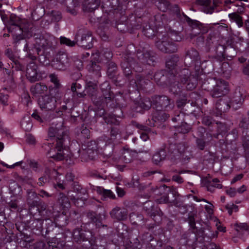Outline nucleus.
Segmentation results:
<instances>
[{
  "label": "nucleus",
  "instance_id": "1",
  "mask_svg": "<svg viewBox=\"0 0 249 249\" xmlns=\"http://www.w3.org/2000/svg\"><path fill=\"white\" fill-rule=\"evenodd\" d=\"M144 45L136 50L133 45H128L121 54L120 66L125 77L130 78L132 69L137 72L142 71V65H153L156 60L154 53Z\"/></svg>",
  "mask_w": 249,
  "mask_h": 249
},
{
  "label": "nucleus",
  "instance_id": "2",
  "mask_svg": "<svg viewBox=\"0 0 249 249\" xmlns=\"http://www.w3.org/2000/svg\"><path fill=\"white\" fill-rule=\"evenodd\" d=\"M179 60L178 56L173 55L166 62V67L171 71L173 78L170 83V91L175 95L180 94L184 85L187 90H193L197 84V78L188 69L177 70Z\"/></svg>",
  "mask_w": 249,
  "mask_h": 249
},
{
  "label": "nucleus",
  "instance_id": "3",
  "mask_svg": "<svg viewBox=\"0 0 249 249\" xmlns=\"http://www.w3.org/2000/svg\"><path fill=\"white\" fill-rule=\"evenodd\" d=\"M86 217L90 222L83 223L80 228L75 229L73 231L74 239L76 241H87L92 239L94 234L92 228L95 224L96 228L100 231L101 228L108 230L107 225L102 224V220L106 218V213H97L95 212L89 211L86 214ZM108 231H107V232Z\"/></svg>",
  "mask_w": 249,
  "mask_h": 249
},
{
  "label": "nucleus",
  "instance_id": "4",
  "mask_svg": "<svg viewBox=\"0 0 249 249\" xmlns=\"http://www.w3.org/2000/svg\"><path fill=\"white\" fill-rule=\"evenodd\" d=\"M48 136L56 142L54 149L55 153L53 154V151H50L48 153L50 157L57 161L63 160L65 157L63 151L67 149L70 142L67 129L63 126V123L60 122L50 127Z\"/></svg>",
  "mask_w": 249,
  "mask_h": 249
},
{
  "label": "nucleus",
  "instance_id": "5",
  "mask_svg": "<svg viewBox=\"0 0 249 249\" xmlns=\"http://www.w3.org/2000/svg\"><path fill=\"white\" fill-rule=\"evenodd\" d=\"M155 42L156 47L162 52L164 53H173L177 50V46L170 40L166 34L159 35Z\"/></svg>",
  "mask_w": 249,
  "mask_h": 249
},
{
  "label": "nucleus",
  "instance_id": "6",
  "mask_svg": "<svg viewBox=\"0 0 249 249\" xmlns=\"http://www.w3.org/2000/svg\"><path fill=\"white\" fill-rule=\"evenodd\" d=\"M93 38L91 32L84 29H79L76 35L77 44L85 49L93 47Z\"/></svg>",
  "mask_w": 249,
  "mask_h": 249
},
{
  "label": "nucleus",
  "instance_id": "7",
  "mask_svg": "<svg viewBox=\"0 0 249 249\" xmlns=\"http://www.w3.org/2000/svg\"><path fill=\"white\" fill-rule=\"evenodd\" d=\"M16 30L13 28L9 29V33H11L13 39V44L16 47L23 48V51L28 52V45L27 40L25 39L23 33L25 32L22 27H14Z\"/></svg>",
  "mask_w": 249,
  "mask_h": 249
},
{
  "label": "nucleus",
  "instance_id": "8",
  "mask_svg": "<svg viewBox=\"0 0 249 249\" xmlns=\"http://www.w3.org/2000/svg\"><path fill=\"white\" fill-rule=\"evenodd\" d=\"M153 106L157 110H170L174 107V101L165 95H156L152 98Z\"/></svg>",
  "mask_w": 249,
  "mask_h": 249
},
{
  "label": "nucleus",
  "instance_id": "9",
  "mask_svg": "<svg viewBox=\"0 0 249 249\" xmlns=\"http://www.w3.org/2000/svg\"><path fill=\"white\" fill-rule=\"evenodd\" d=\"M214 51L215 52L216 58L219 61H222L226 59L231 60L236 55L235 50L232 47H226L221 45L219 42L214 47Z\"/></svg>",
  "mask_w": 249,
  "mask_h": 249
},
{
  "label": "nucleus",
  "instance_id": "10",
  "mask_svg": "<svg viewBox=\"0 0 249 249\" xmlns=\"http://www.w3.org/2000/svg\"><path fill=\"white\" fill-rule=\"evenodd\" d=\"M229 91L228 83L221 79L216 80L210 94L213 98H219L227 94Z\"/></svg>",
  "mask_w": 249,
  "mask_h": 249
},
{
  "label": "nucleus",
  "instance_id": "11",
  "mask_svg": "<svg viewBox=\"0 0 249 249\" xmlns=\"http://www.w3.org/2000/svg\"><path fill=\"white\" fill-rule=\"evenodd\" d=\"M69 64V58L66 53L59 52L52 60V67L58 70H65Z\"/></svg>",
  "mask_w": 249,
  "mask_h": 249
},
{
  "label": "nucleus",
  "instance_id": "12",
  "mask_svg": "<svg viewBox=\"0 0 249 249\" xmlns=\"http://www.w3.org/2000/svg\"><path fill=\"white\" fill-rule=\"evenodd\" d=\"M85 148L79 150V152L81 159L84 160H93L97 155V146L95 142H90Z\"/></svg>",
  "mask_w": 249,
  "mask_h": 249
},
{
  "label": "nucleus",
  "instance_id": "13",
  "mask_svg": "<svg viewBox=\"0 0 249 249\" xmlns=\"http://www.w3.org/2000/svg\"><path fill=\"white\" fill-rule=\"evenodd\" d=\"M143 210L150 217H153V219L157 222H159L161 220V215L162 213L158 208H155L154 203L152 201H147L143 204Z\"/></svg>",
  "mask_w": 249,
  "mask_h": 249
},
{
  "label": "nucleus",
  "instance_id": "14",
  "mask_svg": "<svg viewBox=\"0 0 249 249\" xmlns=\"http://www.w3.org/2000/svg\"><path fill=\"white\" fill-rule=\"evenodd\" d=\"M65 246L63 241H58L57 238H53L47 243L38 242L35 244V249H62Z\"/></svg>",
  "mask_w": 249,
  "mask_h": 249
},
{
  "label": "nucleus",
  "instance_id": "15",
  "mask_svg": "<svg viewBox=\"0 0 249 249\" xmlns=\"http://www.w3.org/2000/svg\"><path fill=\"white\" fill-rule=\"evenodd\" d=\"M38 105L40 108L46 111L54 110L56 107V100L50 95L42 96L39 98Z\"/></svg>",
  "mask_w": 249,
  "mask_h": 249
},
{
  "label": "nucleus",
  "instance_id": "16",
  "mask_svg": "<svg viewBox=\"0 0 249 249\" xmlns=\"http://www.w3.org/2000/svg\"><path fill=\"white\" fill-rule=\"evenodd\" d=\"M221 0H213L212 3L211 0H196L195 3L199 6V9L206 13L212 14L217 4L221 2Z\"/></svg>",
  "mask_w": 249,
  "mask_h": 249
},
{
  "label": "nucleus",
  "instance_id": "17",
  "mask_svg": "<svg viewBox=\"0 0 249 249\" xmlns=\"http://www.w3.org/2000/svg\"><path fill=\"white\" fill-rule=\"evenodd\" d=\"M46 227L45 229V235H50L51 236H53L54 235H56L57 236L52 237L51 240L53 238H57L58 241H63L66 244L65 240L61 239V237L63 236V233H60L58 231L59 228L55 223V222H52L50 220H46Z\"/></svg>",
  "mask_w": 249,
  "mask_h": 249
},
{
  "label": "nucleus",
  "instance_id": "18",
  "mask_svg": "<svg viewBox=\"0 0 249 249\" xmlns=\"http://www.w3.org/2000/svg\"><path fill=\"white\" fill-rule=\"evenodd\" d=\"M37 68V66L34 62H31L27 66L26 76L31 82H35L41 79V76L38 72Z\"/></svg>",
  "mask_w": 249,
  "mask_h": 249
},
{
  "label": "nucleus",
  "instance_id": "19",
  "mask_svg": "<svg viewBox=\"0 0 249 249\" xmlns=\"http://www.w3.org/2000/svg\"><path fill=\"white\" fill-rule=\"evenodd\" d=\"M183 16L185 18L186 21L192 27L193 33L194 34H205L208 31V27L197 20H193L182 13Z\"/></svg>",
  "mask_w": 249,
  "mask_h": 249
},
{
  "label": "nucleus",
  "instance_id": "20",
  "mask_svg": "<svg viewBox=\"0 0 249 249\" xmlns=\"http://www.w3.org/2000/svg\"><path fill=\"white\" fill-rule=\"evenodd\" d=\"M95 56L87 65V68L90 73L93 74L96 78H98L101 76V67L99 65L101 60L99 59L100 55L98 54H95Z\"/></svg>",
  "mask_w": 249,
  "mask_h": 249
},
{
  "label": "nucleus",
  "instance_id": "21",
  "mask_svg": "<svg viewBox=\"0 0 249 249\" xmlns=\"http://www.w3.org/2000/svg\"><path fill=\"white\" fill-rule=\"evenodd\" d=\"M167 149L171 159H176L179 158L181 155L185 151V147L183 143H172L169 144Z\"/></svg>",
  "mask_w": 249,
  "mask_h": 249
},
{
  "label": "nucleus",
  "instance_id": "22",
  "mask_svg": "<svg viewBox=\"0 0 249 249\" xmlns=\"http://www.w3.org/2000/svg\"><path fill=\"white\" fill-rule=\"evenodd\" d=\"M200 59L198 52L196 49L192 48L187 52L184 61L186 65L192 66L200 63Z\"/></svg>",
  "mask_w": 249,
  "mask_h": 249
},
{
  "label": "nucleus",
  "instance_id": "23",
  "mask_svg": "<svg viewBox=\"0 0 249 249\" xmlns=\"http://www.w3.org/2000/svg\"><path fill=\"white\" fill-rule=\"evenodd\" d=\"M111 217L116 221H123L127 217L128 211L124 208L116 207L109 213Z\"/></svg>",
  "mask_w": 249,
  "mask_h": 249
},
{
  "label": "nucleus",
  "instance_id": "24",
  "mask_svg": "<svg viewBox=\"0 0 249 249\" xmlns=\"http://www.w3.org/2000/svg\"><path fill=\"white\" fill-rule=\"evenodd\" d=\"M40 198L38 195L32 189H28L26 191V202L29 206V209L37 207Z\"/></svg>",
  "mask_w": 249,
  "mask_h": 249
},
{
  "label": "nucleus",
  "instance_id": "25",
  "mask_svg": "<svg viewBox=\"0 0 249 249\" xmlns=\"http://www.w3.org/2000/svg\"><path fill=\"white\" fill-rule=\"evenodd\" d=\"M103 96L107 103H109L112 101L114 98L113 93L110 90L111 87L107 81H105L100 86Z\"/></svg>",
  "mask_w": 249,
  "mask_h": 249
},
{
  "label": "nucleus",
  "instance_id": "26",
  "mask_svg": "<svg viewBox=\"0 0 249 249\" xmlns=\"http://www.w3.org/2000/svg\"><path fill=\"white\" fill-rule=\"evenodd\" d=\"M216 234H214L213 231H211V227L207 226V228L203 229H200L197 231V234L198 236H202L203 239V242L205 243L209 240H212V238L216 237L218 233L217 231H215Z\"/></svg>",
  "mask_w": 249,
  "mask_h": 249
},
{
  "label": "nucleus",
  "instance_id": "27",
  "mask_svg": "<svg viewBox=\"0 0 249 249\" xmlns=\"http://www.w3.org/2000/svg\"><path fill=\"white\" fill-rule=\"evenodd\" d=\"M136 153L129 149H124L122 150L119 160L121 162L128 163L131 162L135 157Z\"/></svg>",
  "mask_w": 249,
  "mask_h": 249
},
{
  "label": "nucleus",
  "instance_id": "28",
  "mask_svg": "<svg viewBox=\"0 0 249 249\" xmlns=\"http://www.w3.org/2000/svg\"><path fill=\"white\" fill-rule=\"evenodd\" d=\"M117 70L118 68L115 63L112 61L107 62V76L115 84H117Z\"/></svg>",
  "mask_w": 249,
  "mask_h": 249
},
{
  "label": "nucleus",
  "instance_id": "29",
  "mask_svg": "<svg viewBox=\"0 0 249 249\" xmlns=\"http://www.w3.org/2000/svg\"><path fill=\"white\" fill-rule=\"evenodd\" d=\"M118 0H107L102 5L104 12L110 14L118 9L119 6Z\"/></svg>",
  "mask_w": 249,
  "mask_h": 249
},
{
  "label": "nucleus",
  "instance_id": "30",
  "mask_svg": "<svg viewBox=\"0 0 249 249\" xmlns=\"http://www.w3.org/2000/svg\"><path fill=\"white\" fill-rule=\"evenodd\" d=\"M101 0H84L83 2V10L87 12H92L100 4Z\"/></svg>",
  "mask_w": 249,
  "mask_h": 249
},
{
  "label": "nucleus",
  "instance_id": "31",
  "mask_svg": "<svg viewBox=\"0 0 249 249\" xmlns=\"http://www.w3.org/2000/svg\"><path fill=\"white\" fill-rule=\"evenodd\" d=\"M106 245L105 240L100 239H96L94 236L89 241V245L86 248H91V249H104Z\"/></svg>",
  "mask_w": 249,
  "mask_h": 249
},
{
  "label": "nucleus",
  "instance_id": "32",
  "mask_svg": "<svg viewBox=\"0 0 249 249\" xmlns=\"http://www.w3.org/2000/svg\"><path fill=\"white\" fill-rule=\"evenodd\" d=\"M247 132L242 131V146L244 150V156L249 165V139Z\"/></svg>",
  "mask_w": 249,
  "mask_h": 249
},
{
  "label": "nucleus",
  "instance_id": "33",
  "mask_svg": "<svg viewBox=\"0 0 249 249\" xmlns=\"http://www.w3.org/2000/svg\"><path fill=\"white\" fill-rule=\"evenodd\" d=\"M218 38L213 34H210L208 36L205 44L207 52H210L212 48H214V47L218 44L219 43Z\"/></svg>",
  "mask_w": 249,
  "mask_h": 249
},
{
  "label": "nucleus",
  "instance_id": "34",
  "mask_svg": "<svg viewBox=\"0 0 249 249\" xmlns=\"http://www.w3.org/2000/svg\"><path fill=\"white\" fill-rule=\"evenodd\" d=\"M97 192L101 196V199L106 200L107 198L115 199V195L110 190H106L101 187H96Z\"/></svg>",
  "mask_w": 249,
  "mask_h": 249
},
{
  "label": "nucleus",
  "instance_id": "35",
  "mask_svg": "<svg viewBox=\"0 0 249 249\" xmlns=\"http://www.w3.org/2000/svg\"><path fill=\"white\" fill-rule=\"evenodd\" d=\"M166 156L165 148H161L153 155L152 161L155 164H158L160 161L165 160Z\"/></svg>",
  "mask_w": 249,
  "mask_h": 249
},
{
  "label": "nucleus",
  "instance_id": "36",
  "mask_svg": "<svg viewBox=\"0 0 249 249\" xmlns=\"http://www.w3.org/2000/svg\"><path fill=\"white\" fill-rule=\"evenodd\" d=\"M57 203L65 210L69 209L71 207L69 198L63 193H59Z\"/></svg>",
  "mask_w": 249,
  "mask_h": 249
},
{
  "label": "nucleus",
  "instance_id": "37",
  "mask_svg": "<svg viewBox=\"0 0 249 249\" xmlns=\"http://www.w3.org/2000/svg\"><path fill=\"white\" fill-rule=\"evenodd\" d=\"M165 71L163 70L157 71L155 73L154 79L158 85L163 86L167 84L166 81V76L165 75Z\"/></svg>",
  "mask_w": 249,
  "mask_h": 249
},
{
  "label": "nucleus",
  "instance_id": "38",
  "mask_svg": "<svg viewBox=\"0 0 249 249\" xmlns=\"http://www.w3.org/2000/svg\"><path fill=\"white\" fill-rule=\"evenodd\" d=\"M197 234L195 231H188L182 234L181 239L185 240L184 244L192 245L194 244L197 240Z\"/></svg>",
  "mask_w": 249,
  "mask_h": 249
},
{
  "label": "nucleus",
  "instance_id": "39",
  "mask_svg": "<svg viewBox=\"0 0 249 249\" xmlns=\"http://www.w3.org/2000/svg\"><path fill=\"white\" fill-rule=\"evenodd\" d=\"M47 89V87L45 84L39 83L31 87V91L34 95H36L44 93Z\"/></svg>",
  "mask_w": 249,
  "mask_h": 249
},
{
  "label": "nucleus",
  "instance_id": "40",
  "mask_svg": "<svg viewBox=\"0 0 249 249\" xmlns=\"http://www.w3.org/2000/svg\"><path fill=\"white\" fill-rule=\"evenodd\" d=\"M57 172L53 170L51 171L46 169L45 171L44 175L38 178V181L37 184L39 186H43L46 183L48 182L50 180V175L53 174H56Z\"/></svg>",
  "mask_w": 249,
  "mask_h": 249
},
{
  "label": "nucleus",
  "instance_id": "41",
  "mask_svg": "<svg viewBox=\"0 0 249 249\" xmlns=\"http://www.w3.org/2000/svg\"><path fill=\"white\" fill-rule=\"evenodd\" d=\"M216 108L220 112H225L230 108V106L227 100L220 99L216 103Z\"/></svg>",
  "mask_w": 249,
  "mask_h": 249
},
{
  "label": "nucleus",
  "instance_id": "42",
  "mask_svg": "<svg viewBox=\"0 0 249 249\" xmlns=\"http://www.w3.org/2000/svg\"><path fill=\"white\" fill-rule=\"evenodd\" d=\"M239 127L243 130V131L246 132H247V130H249V110L246 115H243L241 117L239 123Z\"/></svg>",
  "mask_w": 249,
  "mask_h": 249
},
{
  "label": "nucleus",
  "instance_id": "43",
  "mask_svg": "<svg viewBox=\"0 0 249 249\" xmlns=\"http://www.w3.org/2000/svg\"><path fill=\"white\" fill-rule=\"evenodd\" d=\"M5 54L6 56L10 59L16 65V69L17 70L22 71L24 67L21 65L19 62L17 60L13 53L12 50L7 49L5 51Z\"/></svg>",
  "mask_w": 249,
  "mask_h": 249
},
{
  "label": "nucleus",
  "instance_id": "44",
  "mask_svg": "<svg viewBox=\"0 0 249 249\" xmlns=\"http://www.w3.org/2000/svg\"><path fill=\"white\" fill-rule=\"evenodd\" d=\"M19 22L20 20L19 18L17 17L15 15H11L9 21V24L10 26L8 28V32H9V29L10 28H13V30H16V28L14 27H21Z\"/></svg>",
  "mask_w": 249,
  "mask_h": 249
},
{
  "label": "nucleus",
  "instance_id": "45",
  "mask_svg": "<svg viewBox=\"0 0 249 249\" xmlns=\"http://www.w3.org/2000/svg\"><path fill=\"white\" fill-rule=\"evenodd\" d=\"M216 79L213 78H208L204 81L202 87L204 89L210 91V92H211L214 84L216 83Z\"/></svg>",
  "mask_w": 249,
  "mask_h": 249
},
{
  "label": "nucleus",
  "instance_id": "46",
  "mask_svg": "<svg viewBox=\"0 0 249 249\" xmlns=\"http://www.w3.org/2000/svg\"><path fill=\"white\" fill-rule=\"evenodd\" d=\"M185 115L180 111H177L172 115V121L173 123H177L178 124H182L185 121Z\"/></svg>",
  "mask_w": 249,
  "mask_h": 249
},
{
  "label": "nucleus",
  "instance_id": "47",
  "mask_svg": "<svg viewBox=\"0 0 249 249\" xmlns=\"http://www.w3.org/2000/svg\"><path fill=\"white\" fill-rule=\"evenodd\" d=\"M220 182L219 180L216 178L213 179L212 181L208 180L206 182L207 189L209 191H213L212 190L213 187L217 188H221L222 185L218 183Z\"/></svg>",
  "mask_w": 249,
  "mask_h": 249
},
{
  "label": "nucleus",
  "instance_id": "48",
  "mask_svg": "<svg viewBox=\"0 0 249 249\" xmlns=\"http://www.w3.org/2000/svg\"><path fill=\"white\" fill-rule=\"evenodd\" d=\"M68 219L64 214H60L55 219V223L60 228L64 227L68 224Z\"/></svg>",
  "mask_w": 249,
  "mask_h": 249
},
{
  "label": "nucleus",
  "instance_id": "49",
  "mask_svg": "<svg viewBox=\"0 0 249 249\" xmlns=\"http://www.w3.org/2000/svg\"><path fill=\"white\" fill-rule=\"evenodd\" d=\"M234 227L236 231L241 234L248 233L249 232V226L246 223H236Z\"/></svg>",
  "mask_w": 249,
  "mask_h": 249
},
{
  "label": "nucleus",
  "instance_id": "50",
  "mask_svg": "<svg viewBox=\"0 0 249 249\" xmlns=\"http://www.w3.org/2000/svg\"><path fill=\"white\" fill-rule=\"evenodd\" d=\"M189 101L190 100H188L187 95L183 94L176 101L177 107L179 109H182Z\"/></svg>",
  "mask_w": 249,
  "mask_h": 249
},
{
  "label": "nucleus",
  "instance_id": "51",
  "mask_svg": "<svg viewBox=\"0 0 249 249\" xmlns=\"http://www.w3.org/2000/svg\"><path fill=\"white\" fill-rule=\"evenodd\" d=\"M166 34L171 41H180L182 39L180 33L176 31H171Z\"/></svg>",
  "mask_w": 249,
  "mask_h": 249
},
{
  "label": "nucleus",
  "instance_id": "52",
  "mask_svg": "<svg viewBox=\"0 0 249 249\" xmlns=\"http://www.w3.org/2000/svg\"><path fill=\"white\" fill-rule=\"evenodd\" d=\"M32 117L40 123H43L50 119V115L49 112L46 115L39 114L37 112H34L32 114Z\"/></svg>",
  "mask_w": 249,
  "mask_h": 249
},
{
  "label": "nucleus",
  "instance_id": "53",
  "mask_svg": "<svg viewBox=\"0 0 249 249\" xmlns=\"http://www.w3.org/2000/svg\"><path fill=\"white\" fill-rule=\"evenodd\" d=\"M62 86L61 87H53L50 89V93L51 96L53 97L55 99H57L61 97L62 95Z\"/></svg>",
  "mask_w": 249,
  "mask_h": 249
},
{
  "label": "nucleus",
  "instance_id": "54",
  "mask_svg": "<svg viewBox=\"0 0 249 249\" xmlns=\"http://www.w3.org/2000/svg\"><path fill=\"white\" fill-rule=\"evenodd\" d=\"M91 100L93 104L97 107V108L104 107L106 104H107L105 100L104 96L97 97L96 96L92 97Z\"/></svg>",
  "mask_w": 249,
  "mask_h": 249
},
{
  "label": "nucleus",
  "instance_id": "55",
  "mask_svg": "<svg viewBox=\"0 0 249 249\" xmlns=\"http://www.w3.org/2000/svg\"><path fill=\"white\" fill-rule=\"evenodd\" d=\"M138 105L141 108L144 110H149L152 105H153L152 101H151L149 98H145L143 100L140 101L139 102Z\"/></svg>",
  "mask_w": 249,
  "mask_h": 249
},
{
  "label": "nucleus",
  "instance_id": "56",
  "mask_svg": "<svg viewBox=\"0 0 249 249\" xmlns=\"http://www.w3.org/2000/svg\"><path fill=\"white\" fill-rule=\"evenodd\" d=\"M208 143L209 142L205 141L204 138H196V146L200 150H204Z\"/></svg>",
  "mask_w": 249,
  "mask_h": 249
},
{
  "label": "nucleus",
  "instance_id": "57",
  "mask_svg": "<svg viewBox=\"0 0 249 249\" xmlns=\"http://www.w3.org/2000/svg\"><path fill=\"white\" fill-rule=\"evenodd\" d=\"M177 126L178 131L183 134L188 133L191 128V125L185 122V121L183 123L178 125Z\"/></svg>",
  "mask_w": 249,
  "mask_h": 249
},
{
  "label": "nucleus",
  "instance_id": "58",
  "mask_svg": "<svg viewBox=\"0 0 249 249\" xmlns=\"http://www.w3.org/2000/svg\"><path fill=\"white\" fill-rule=\"evenodd\" d=\"M170 192L174 196H176L178 195L177 197H176L175 199L173 201V204L176 207L179 208L181 207L183 204H184L183 201L178 197V192L174 189L170 190Z\"/></svg>",
  "mask_w": 249,
  "mask_h": 249
},
{
  "label": "nucleus",
  "instance_id": "59",
  "mask_svg": "<svg viewBox=\"0 0 249 249\" xmlns=\"http://www.w3.org/2000/svg\"><path fill=\"white\" fill-rule=\"evenodd\" d=\"M229 17L231 19L235 21L239 27H241L243 26L244 23L242 21V18L236 13L229 14Z\"/></svg>",
  "mask_w": 249,
  "mask_h": 249
},
{
  "label": "nucleus",
  "instance_id": "60",
  "mask_svg": "<svg viewBox=\"0 0 249 249\" xmlns=\"http://www.w3.org/2000/svg\"><path fill=\"white\" fill-rule=\"evenodd\" d=\"M157 6L160 10L165 12L170 7V3L167 0H159Z\"/></svg>",
  "mask_w": 249,
  "mask_h": 249
},
{
  "label": "nucleus",
  "instance_id": "61",
  "mask_svg": "<svg viewBox=\"0 0 249 249\" xmlns=\"http://www.w3.org/2000/svg\"><path fill=\"white\" fill-rule=\"evenodd\" d=\"M245 97L240 91H235L233 97V102L236 104L241 105L244 101Z\"/></svg>",
  "mask_w": 249,
  "mask_h": 249
},
{
  "label": "nucleus",
  "instance_id": "62",
  "mask_svg": "<svg viewBox=\"0 0 249 249\" xmlns=\"http://www.w3.org/2000/svg\"><path fill=\"white\" fill-rule=\"evenodd\" d=\"M221 71L226 77H229L231 74V68L230 66L229 63L224 62L221 65Z\"/></svg>",
  "mask_w": 249,
  "mask_h": 249
},
{
  "label": "nucleus",
  "instance_id": "63",
  "mask_svg": "<svg viewBox=\"0 0 249 249\" xmlns=\"http://www.w3.org/2000/svg\"><path fill=\"white\" fill-rule=\"evenodd\" d=\"M142 33L145 36L148 38L152 37L155 35L154 30L151 28L149 25H146L143 27Z\"/></svg>",
  "mask_w": 249,
  "mask_h": 249
},
{
  "label": "nucleus",
  "instance_id": "64",
  "mask_svg": "<svg viewBox=\"0 0 249 249\" xmlns=\"http://www.w3.org/2000/svg\"><path fill=\"white\" fill-rule=\"evenodd\" d=\"M141 245L138 238L133 240V242H130V244L128 245L125 249H141Z\"/></svg>",
  "mask_w": 249,
  "mask_h": 249
}]
</instances>
